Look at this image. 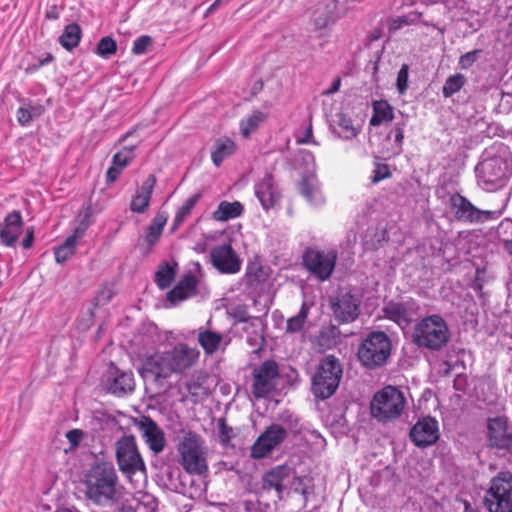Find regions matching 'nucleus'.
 Segmentation results:
<instances>
[{
  "mask_svg": "<svg viewBox=\"0 0 512 512\" xmlns=\"http://www.w3.org/2000/svg\"><path fill=\"white\" fill-rule=\"evenodd\" d=\"M83 484L86 498L95 505L108 507L122 499L124 488L112 462L95 461L85 472Z\"/></svg>",
  "mask_w": 512,
  "mask_h": 512,
  "instance_id": "1",
  "label": "nucleus"
},
{
  "mask_svg": "<svg viewBox=\"0 0 512 512\" xmlns=\"http://www.w3.org/2000/svg\"><path fill=\"white\" fill-rule=\"evenodd\" d=\"M200 352L185 343L176 344L171 350L157 352L145 358L140 373L154 380L166 379L173 373L182 374L199 360Z\"/></svg>",
  "mask_w": 512,
  "mask_h": 512,
  "instance_id": "2",
  "label": "nucleus"
},
{
  "mask_svg": "<svg viewBox=\"0 0 512 512\" xmlns=\"http://www.w3.org/2000/svg\"><path fill=\"white\" fill-rule=\"evenodd\" d=\"M478 183L487 191L504 187L512 176V157L507 148L493 157L484 159L476 166Z\"/></svg>",
  "mask_w": 512,
  "mask_h": 512,
  "instance_id": "3",
  "label": "nucleus"
},
{
  "mask_svg": "<svg viewBox=\"0 0 512 512\" xmlns=\"http://www.w3.org/2000/svg\"><path fill=\"white\" fill-rule=\"evenodd\" d=\"M450 331L444 318L438 314L424 317L416 323L412 341L419 348L438 351L448 343Z\"/></svg>",
  "mask_w": 512,
  "mask_h": 512,
  "instance_id": "4",
  "label": "nucleus"
},
{
  "mask_svg": "<svg viewBox=\"0 0 512 512\" xmlns=\"http://www.w3.org/2000/svg\"><path fill=\"white\" fill-rule=\"evenodd\" d=\"M176 449L178 462L187 473L201 475L207 472V451L200 435L188 431L181 437Z\"/></svg>",
  "mask_w": 512,
  "mask_h": 512,
  "instance_id": "5",
  "label": "nucleus"
},
{
  "mask_svg": "<svg viewBox=\"0 0 512 512\" xmlns=\"http://www.w3.org/2000/svg\"><path fill=\"white\" fill-rule=\"evenodd\" d=\"M343 370L338 358L333 355L325 356L317 366L312 377L311 391L318 399H328L337 390Z\"/></svg>",
  "mask_w": 512,
  "mask_h": 512,
  "instance_id": "6",
  "label": "nucleus"
},
{
  "mask_svg": "<svg viewBox=\"0 0 512 512\" xmlns=\"http://www.w3.org/2000/svg\"><path fill=\"white\" fill-rule=\"evenodd\" d=\"M405 404L403 393L388 385L374 394L370 403L371 415L379 422L387 423L401 416Z\"/></svg>",
  "mask_w": 512,
  "mask_h": 512,
  "instance_id": "7",
  "label": "nucleus"
},
{
  "mask_svg": "<svg viewBox=\"0 0 512 512\" xmlns=\"http://www.w3.org/2000/svg\"><path fill=\"white\" fill-rule=\"evenodd\" d=\"M391 348V340L386 333L373 331L359 345L357 356L361 365L375 369L387 362Z\"/></svg>",
  "mask_w": 512,
  "mask_h": 512,
  "instance_id": "8",
  "label": "nucleus"
},
{
  "mask_svg": "<svg viewBox=\"0 0 512 512\" xmlns=\"http://www.w3.org/2000/svg\"><path fill=\"white\" fill-rule=\"evenodd\" d=\"M483 503L488 512H512L511 472H500L490 480Z\"/></svg>",
  "mask_w": 512,
  "mask_h": 512,
  "instance_id": "9",
  "label": "nucleus"
},
{
  "mask_svg": "<svg viewBox=\"0 0 512 512\" xmlns=\"http://www.w3.org/2000/svg\"><path fill=\"white\" fill-rule=\"evenodd\" d=\"M115 457L119 470L128 479L137 473L146 474V465L133 435H123L116 440Z\"/></svg>",
  "mask_w": 512,
  "mask_h": 512,
  "instance_id": "10",
  "label": "nucleus"
},
{
  "mask_svg": "<svg viewBox=\"0 0 512 512\" xmlns=\"http://www.w3.org/2000/svg\"><path fill=\"white\" fill-rule=\"evenodd\" d=\"M337 257V251L333 249L324 251L307 248L303 254V265L318 280L326 281L334 272Z\"/></svg>",
  "mask_w": 512,
  "mask_h": 512,
  "instance_id": "11",
  "label": "nucleus"
},
{
  "mask_svg": "<svg viewBox=\"0 0 512 512\" xmlns=\"http://www.w3.org/2000/svg\"><path fill=\"white\" fill-rule=\"evenodd\" d=\"M279 377L278 365L274 360H266L253 371L252 393L255 398H265L276 389Z\"/></svg>",
  "mask_w": 512,
  "mask_h": 512,
  "instance_id": "12",
  "label": "nucleus"
},
{
  "mask_svg": "<svg viewBox=\"0 0 512 512\" xmlns=\"http://www.w3.org/2000/svg\"><path fill=\"white\" fill-rule=\"evenodd\" d=\"M288 436L286 428L279 424H271L256 439L251 447V457L262 459L267 457L275 448L285 441Z\"/></svg>",
  "mask_w": 512,
  "mask_h": 512,
  "instance_id": "13",
  "label": "nucleus"
},
{
  "mask_svg": "<svg viewBox=\"0 0 512 512\" xmlns=\"http://www.w3.org/2000/svg\"><path fill=\"white\" fill-rule=\"evenodd\" d=\"M419 304L416 300L409 298L405 301H389L383 307L385 318L395 322L399 327H408L419 315Z\"/></svg>",
  "mask_w": 512,
  "mask_h": 512,
  "instance_id": "14",
  "label": "nucleus"
},
{
  "mask_svg": "<svg viewBox=\"0 0 512 512\" xmlns=\"http://www.w3.org/2000/svg\"><path fill=\"white\" fill-rule=\"evenodd\" d=\"M213 267L222 274H235L241 269V259L230 244H222L211 249Z\"/></svg>",
  "mask_w": 512,
  "mask_h": 512,
  "instance_id": "15",
  "label": "nucleus"
},
{
  "mask_svg": "<svg viewBox=\"0 0 512 512\" xmlns=\"http://www.w3.org/2000/svg\"><path fill=\"white\" fill-rule=\"evenodd\" d=\"M360 299L349 291H341L331 303L335 318L341 323L353 322L359 315Z\"/></svg>",
  "mask_w": 512,
  "mask_h": 512,
  "instance_id": "16",
  "label": "nucleus"
},
{
  "mask_svg": "<svg viewBox=\"0 0 512 512\" xmlns=\"http://www.w3.org/2000/svg\"><path fill=\"white\" fill-rule=\"evenodd\" d=\"M489 446L498 450L510 451L512 449V429L508 426L505 417H495L488 421Z\"/></svg>",
  "mask_w": 512,
  "mask_h": 512,
  "instance_id": "17",
  "label": "nucleus"
},
{
  "mask_svg": "<svg viewBox=\"0 0 512 512\" xmlns=\"http://www.w3.org/2000/svg\"><path fill=\"white\" fill-rule=\"evenodd\" d=\"M450 207L454 217L465 223H479L486 219V212L474 206L459 193L450 196Z\"/></svg>",
  "mask_w": 512,
  "mask_h": 512,
  "instance_id": "18",
  "label": "nucleus"
},
{
  "mask_svg": "<svg viewBox=\"0 0 512 512\" xmlns=\"http://www.w3.org/2000/svg\"><path fill=\"white\" fill-rule=\"evenodd\" d=\"M409 436L418 447H427L434 444L439 438L437 420L430 416L418 420L411 428Z\"/></svg>",
  "mask_w": 512,
  "mask_h": 512,
  "instance_id": "19",
  "label": "nucleus"
},
{
  "mask_svg": "<svg viewBox=\"0 0 512 512\" xmlns=\"http://www.w3.org/2000/svg\"><path fill=\"white\" fill-rule=\"evenodd\" d=\"M254 194L265 211H269L279 203L281 193L272 173H265L262 178L255 182Z\"/></svg>",
  "mask_w": 512,
  "mask_h": 512,
  "instance_id": "20",
  "label": "nucleus"
},
{
  "mask_svg": "<svg viewBox=\"0 0 512 512\" xmlns=\"http://www.w3.org/2000/svg\"><path fill=\"white\" fill-rule=\"evenodd\" d=\"M136 426L140 430L142 437L154 454L161 453L166 445V438L163 430L149 416H142Z\"/></svg>",
  "mask_w": 512,
  "mask_h": 512,
  "instance_id": "21",
  "label": "nucleus"
},
{
  "mask_svg": "<svg viewBox=\"0 0 512 512\" xmlns=\"http://www.w3.org/2000/svg\"><path fill=\"white\" fill-rule=\"evenodd\" d=\"M89 216L90 208L88 207L84 219L74 229L73 233L67 237L63 244L55 248L54 254L57 263L63 264L74 255L78 240L85 235V232L89 226Z\"/></svg>",
  "mask_w": 512,
  "mask_h": 512,
  "instance_id": "22",
  "label": "nucleus"
},
{
  "mask_svg": "<svg viewBox=\"0 0 512 512\" xmlns=\"http://www.w3.org/2000/svg\"><path fill=\"white\" fill-rule=\"evenodd\" d=\"M22 214L18 210L8 213L0 228V241L7 247H14L23 229Z\"/></svg>",
  "mask_w": 512,
  "mask_h": 512,
  "instance_id": "23",
  "label": "nucleus"
},
{
  "mask_svg": "<svg viewBox=\"0 0 512 512\" xmlns=\"http://www.w3.org/2000/svg\"><path fill=\"white\" fill-rule=\"evenodd\" d=\"M338 18L337 0H323L319 2L312 15V21L316 29L326 28L329 24L335 23Z\"/></svg>",
  "mask_w": 512,
  "mask_h": 512,
  "instance_id": "24",
  "label": "nucleus"
},
{
  "mask_svg": "<svg viewBox=\"0 0 512 512\" xmlns=\"http://www.w3.org/2000/svg\"><path fill=\"white\" fill-rule=\"evenodd\" d=\"M155 184L156 177L153 174L148 175L131 200L130 209L132 212L144 213L147 210Z\"/></svg>",
  "mask_w": 512,
  "mask_h": 512,
  "instance_id": "25",
  "label": "nucleus"
},
{
  "mask_svg": "<svg viewBox=\"0 0 512 512\" xmlns=\"http://www.w3.org/2000/svg\"><path fill=\"white\" fill-rule=\"evenodd\" d=\"M113 370V375L108 383V391L116 396L131 393L135 388L133 373L130 371H120L116 367H113Z\"/></svg>",
  "mask_w": 512,
  "mask_h": 512,
  "instance_id": "26",
  "label": "nucleus"
},
{
  "mask_svg": "<svg viewBox=\"0 0 512 512\" xmlns=\"http://www.w3.org/2000/svg\"><path fill=\"white\" fill-rule=\"evenodd\" d=\"M301 195L312 206L318 207L325 203L320 183L314 174L304 176L299 185Z\"/></svg>",
  "mask_w": 512,
  "mask_h": 512,
  "instance_id": "27",
  "label": "nucleus"
},
{
  "mask_svg": "<svg viewBox=\"0 0 512 512\" xmlns=\"http://www.w3.org/2000/svg\"><path fill=\"white\" fill-rule=\"evenodd\" d=\"M290 469L287 466L279 465L264 474L262 478V487L277 491L279 498L284 488V481L289 477Z\"/></svg>",
  "mask_w": 512,
  "mask_h": 512,
  "instance_id": "28",
  "label": "nucleus"
},
{
  "mask_svg": "<svg viewBox=\"0 0 512 512\" xmlns=\"http://www.w3.org/2000/svg\"><path fill=\"white\" fill-rule=\"evenodd\" d=\"M197 341L206 355H213L223 343V335L206 327L197 330Z\"/></svg>",
  "mask_w": 512,
  "mask_h": 512,
  "instance_id": "29",
  "label": "nucleus"
},
{
  "mask_svg": "<svg viewBox=\"0 0 512 512\" xmlns=\"http://www.w3.org/2000/svg\"><path fill=\"white\" fill-rule=\"evenodd\" d=\"M243 211L244 207L239 201H221L217 209L212 213V218L215 221L226 222L240 217L243 214Z\"/></svg>",
  "mask_w": 512,
  "mask_h": 512,
  "instance_id": "30",
  "label": "nucleus"
},
{
  "mask_svg": "<svg viewBox=\"0 0 512 512\" xmlns=\"http://www.w3.org/2000/svg\"><path fill=\"white\" fill-rule=\"evenodd\" d=\"M373 115L369 124L377 127L383 123L390 122L394 118L392 105L386 100H375L372 103Z\"/></svg>",
  "mask_w": 512,
  "mask_h": 512,
  "instance_id": "31",
  "label": "nucleus"
},
{
  "mask_svg": "<svg viewBox=\"0 0 512 512\" xmlns=\"http://www.w3.org/2000/svg\"><path fill=\"white\" fill-rule=\"evenodd\" d=\"M236 150V144L230 138H220L215 142V149L211 153V159L216 167H219L224 159L231 156Z\"/></svg>",
  "mask_w": 512,
  "mask_h": 512,
  "instance_id": "32",
  "label": "nucleus"
},
{
  "mask_svg": "<svg viewBox=\"0 0 512 512\" xmlns=\"http://www.w3.org/2000/svg\"><path fill=\"white\" fill-rule=\"evenodd\" d=\"M336 118L337 129H334V133L337 134L339 138L351 140L360 133V127L354 126L353 120L344 113H338Z\"/></svg>",
  "mask_w": 512,
  "mask_h": 512,
  "instance_id": "33",
  "label": "nucleus"
},
{
  "mask_svg": "<svg viewBox=\"0 0 512 512\" xmlns=\"http://www.w3.org/2000/svg\"><path fill=\"white\" fill-rule=\"evenodd\" d=\"M166 222L167 215L165 213L156 214V216L151 221L145 235V241L147 242L149 249H151L158 242Z\"/></svg>",
  "mask_w": 512,
  "mask_h": 512,
  "instance_id": "34",
  "label": "nucleus"
},
{
  "mask_svg": "<svg viewBox=\"0 0 512 512\" xmlns=\"http://www.w3.org/2000/svg\"><path fill=\"white\" fill-rule=\"evenodd\" d=\"M422 13L411 11L405 15L390 17L387 19V28L390 33H395L404 26L415 25L420 22Z\"/></svg>",
  "mask_w": 512,
  "mask_h": 512,
  "instance_id": "35",
  "label": "nucleus"
},
{
  "mask_svg": "<svg viewBox=\"0 0 512 512\" xmlns=\"http://www.w3.org/2000/svg\"><path fill=\"white\" fill-rule=\"evenodd\" d=\"M81 35V28L77 23L68 24L65 26L63 33L59 37V43L66 50L71 51L79 45Z\"/></svg>",
  "mask_w": 512,
  "mask_h": 512,
  "instance_id": "36",
  "label": "nucleus"
},
{
  "mask_svg": "<svg viewBox=\"0 0 512 512\" xmlns=\"http://www.w3.org/2000/svg\"><path fill=\"white\" fill-rule=\"evenodd\" d=\"M265 113L256 110L240 121V131L243 137L248 138L266 120Z\"/></svg>",
  "mask_w": 512,
  "mask_h": 512,
  "instance_id": "37",
  "label": "nucleus"
},
{
  "mask_svg": "<svg viewBox=\"0 0 512 512\" xmlns=\"http://www.w3.org/2000/svg\"><path fill=\"white\" fill-rule=\"evenodd\" d=\"M200 198H201V194L196 193V194L188 197L183 202L181 207H179V209L175 213L173 224H172L173 230L178 228L191 215L192 210L194 209V207L196 206V204L198 203Z\"/></svg>",
  "mask_w": 512,
  "mask_h": 512,
  "instance_id": "38",
  "label": "nucleus"
},
{
  "mask_svg": "<svg viewBox=\"0 0 512 512\" xmlns=\"http://www.w3.org/2000/svg\"><path fill=\"white\" fill-rule=\"evenodd\" d=\"M241 322H244L246 325L244 330L248 332L252 329V336L247 337V342L251 347L261 346L263 341L262 334L257 330V328L261 325V320L258 317H245L240 319Z\"/></svg>",
  "mask_w": 512,
  "mask_h": 512,
  "instance_id": "39",
  "label": "nucleus"
},
{
  "mask_svg": "<svg viewBox=\"0 0 512 512\" xmlns=\"http://www.w3.org/2000/svg\"><path fill=\"white\" fill-rule=\"evenodd\" d=\"M309 307L305 302H303L299 312L297 315L289 318L286 324V332L287 333H296L303 329L304 324L308 318Z\"/></svg>",
  "mask_w": 512,
  "mask_h": 512,
  "instance_id": "40",
  "label": "nucleus"
},
{
  "mask_svg": "<svg viewBox=\"0 0 512 512\" xmlns=\"http://www.w3.org/2000/svg\"><path fill=\"white\" fill-rule=\"evenodd\" d=\"M465 83L466 78L460 73L449 76L442 87L443 96L445 98L451 97L455 93L459 92Z\"/></svg>",
  "mask_w": 512,
  "mask_h": 512,
  "instance_id": "41",
  "label": "nucleus"
},
{
  "mask_svg": "<svg viewBox=\"0 0 512 512\" xmlns=\"http://www.w3.org/2000/svg\"><path fill=\"white\" fill-rule=\"evenodd\" d=\"M176 271L174 267L165 263L161 268L156 272L155 280L157 285L161 289L168 288L175 278Z\"/></svg>",
  "mask_w": 512,
  "mask_h": 512,
  "instance_id": "42",
  "label": "nucleus"
},
{
  "mask_svg": "<svg viewBox=\"0 0 512 512\" xmlns=\"http://www.w3.org/2000/svg\"><path fill=\"white\" fill-rule=\"evenodd\" d=\"M117 44L112 37L106 36L100 39L96 47V53L104 58L116 53Z\"/></svg>",
  "mask_w": 512,
  "mask_h": 512,
  "instance_id": "43",
  "label": "nucleus"
},
{
  "mask_svg": "<svg viewBox=\"0 0 512 512\" xmlns=\"http://www.w3.org/2000/svg\"><path fill=\"white\" fill-rule=\"evenodd\" d=\"M481 52L482 51L480 49H476L461 55L458 62L460 69L467 70L471 68L473 64L479 59Z\"/></svg>",
  "mask_w": 512,
  "mask_h": 512,
  "instance_id": "44",
  "label": "nucleus"
},
{
  "mask_svg": "<svg viewBox=\"0 0 512 512\" xmlns=\"http://www.w3.org/2000/svg\"><path fill=\"white\" fill-rule=\"evenodd\" d=\"M152 45V38L148 35H142L134 40L132 52L135 55L144 54L148 47Z\"/></svg>",
  "mask_w": 512,
  "mask_h": 512,
  "instance_id": "45",
  "label": "nucleus"
},
{
  "mask_svg": "<svg viewBox=\"0 0 512 512\" xmlns=\"http://www.w3.org/2000/svg\"><path fill=\"white\" fill-rule=\"evenodd\" d=\"M409 66L403 64L397 74L396 86L400 94H403L408 88Z\"/></svg>",
  "mask_w": 512,
  "mask_h": 512,
  "instance_id": "46",
  "label": "nucleus"
},
{
  "mask_svg": "<svg viewBox=\"0 0 512 512\" xmlns=\"http://www.w3.org/2000/svg\"><path fill=\"white\" fill-rule=\"evenodd\" d=\"M193 294L188 293L184 290V288L177 284L169 293H168V300L172 302L173 304H176L180 301H183Z\"/></svg>",
  "mask_w": 512,
  "mask_h": 512,
  "instance_id": "47",
  "label": "nucleus"
},
{
  "mask_svg": "<svg viewBox=\"0 0 512 512\" xmlns=\"http://www.w3.org/2000/svg\"><path fill=\"white\" fill-rule=\"evenodd\" d=\"M391 176L390 169L386 164H378L373 171V176L371 178L372 183L376 184L386 178Z\"/></svg>",
  "mask_w": 512,
  "mask_h": 512,
  "instance_id": "48",
  "label": "nucleus"
},
{
  "mask_svg": "<svg viewBox=\"0 0 512 512\" xmlns=\"http://www.w3.org/2000/svg\"><path fill=\"white\" fill-rule=\"evenodd\" d=\"M219 439L222 444H228L232 438L233 430L227 426L224 419L218 420Z\"/></svg>",
  "mask_w": 512,
  "mask_h": 512,
  "instance_id": "49",
  "label": "nucleus"
},
{
  "mask_svg": "<svg viewBox=\"0 0 512 512\" xmlns=\"http://www.w3.org/2000/svg\"><path fill=\"white\" fill-rule=\"evenodd\" d=\"M178 284L181 285L184 288V290L187 291L188 293H191L193 295L196 293L197 278L194 275H185Z\"/></svg>",
  "mask_w": 512,
  "mask_h": 512,
  "instance_id": "50",
  "label": "nucleus"
},
{
  "mask_svg": "<svg viewBox=\"0 0 512 512\" xmlns=\"http://www.w3.org/2000/svg\"><path fill=\"white\" fill-rule=\"evenodd\" d=\"M185 387L188 393L193 397H198L203 390L200 378L190 379L189 381L186 382Z\"/></svg>",
  "mask_w": 512,
  "mask_h": 512,
  "instance_id": "51",
  "label": "nucleus"
},
{
  "mask_svg": "<svg viewBox=\"0 0 512 512\" xmlns=\"http://www.w3.org/2000/svg\"><path fill=\"white\" fill-rule=\"evenodd\" d=\"M53 60V56L51 54H47L43 59H39L36 62L29 63L25 68V72L27 74H32L40 69L42 66L49 64Z\"/></svg>",
  "mask_w": 512,
  "mask_h": 512,
  "instance_id": "52",
  "label": "nucleus"
},
{
  "mask_svg": "<svg viewBox=\"0 0 512 512\" xmlns=\"http://www.w3.org/2000/svg\"><path fill=\"white\" fill-rule=\"evenodd\" d=\"M17 120L21 126H28L31 123V121L33 120V117L29 113L27 107L21 106L18 108Z\"/></svg>",
  "mask_w": 512,
  "mask_h": 512,
  "instance_id": "53",
  "label": "nucleus"
},
{
  "mask_svg": "<svg viewBox=\"0 0 512 512\" xmlns=\"http://www.w3.org/2000/svg\"><path fill=\"white\" fill-rule=\"evenodd\" d=\"M297 143H299V144H316V141L313 138V130H312L311 121H309V124L306 127L303 136L297 138Z\"/></svg>",
  "mask_w": 512,
  "mask_h": 512,
  "instance_id": "54",
  "label": "nucleus"
},
{
  "mask_svg": "<svg viewBox=\"0 0 512 512\" xmlns=\"http://www.w3.org/2000/svg\"><path fill=\"white\" fill-rule=\"evenodd\" d=\"M394 136V141L398 146L399 151L402 150V143L404 139V129L401 125L396 124L394 129L390 132L389 136Z\"/></svg>",
  "mask_w": 512,
  "mask_h": 512,
  "instance_id": "55",
  "label": "nucleus"
},
{
  "mask_svg": "<svg viewBox=\"0 0 512 512\" xmlns=\"http://www.w3.org/2000/svg\"><path fill=\"white\" fill-rule=\"evenodd\" d=\"M83 435H84V433L82 430L72 429L66 433V438L70 442L71 445L77 446L80 443Z\"/></svg>",
  "mask_w": 512,
  "mask_h": 512,
  "instance_id": "56",
  "label": "nucleus"
},
{
  "mask_svg": "<svg viewBox=\"0 0 512 512\" xmlns=\"http://www.w3.org/2000/svg\"><path fill=\"white\" fill-rule=\"evenodd\" d=\"M122 171L123 170L121 168H119L118 166H116L112 163V165L108 168V170L106 172V181L108 183H112V182L116 181Z\"/></svg>",
  "mask_w": 512,
  "mask_h": 512,
  "instance_id": "57",
  "label": "nucleus"
},
{
  "mask_svg": "<svg viewBox=\"0 0 512 512\" xmlns=\"http://www.w3.org/2000/svg\"><path fill=\"white\" fill-rule=\"evenodd\" d=\"M33 241H34V228L33 227H28L26 229L25 238L22 241L23 248L24 249H29L32 246Z\"/></svg>",
  "mask_w": 512,
  "mask_h": 512,
  "instance_id": "58",
  "label": "nucleus"
},
{
  "mask_svg": "<svg viewBox=\"0 0 512 512\" xmlns=\"http://www.w3.org/2000/svg\"><path fill=\"white\" fill-rule=\"evenodd\" d=\"M112 163L123 170L126 166L129 165L130 162L126 157H123L122 154L116 153L112 157Z\"/></svg>",
  "mask_w": 512,
  "mask_h": 512,
  "instance_id": "59",
  "label": "nucleus"
},
{
  "mask_svg": "<svg viewBox=\"0 0 512 512\" xmlns=\"http://www.w3.org/2000/svg\"><path fill=\"white\" fill-rule=\"evenodd\" d=\"M27 108L33 119L40 117L44 113V107L42 105L29 104Z\"/></svg>",
  "mask_w": 512,
  "mask_h": 512,
  "instance_id": "60",
  "label": "nucleus"
},
{
  "mask_svg": "<svg viewBox=\"0 0 512 512\" xmlns=\"http://www.w3.org/2000/svg\"><path fill=\"white\" fill-rule=\"evenodd\" d=\"M340 86H341V80H340V78H336L333 81L331 87L328 90L324 91L323 94H325V95L334 94L339 91Z\"/></svg>",
  "mask_w": 512,
  "mask_h": 512,
  "instance_id": "61",
  "label": "nucleus"
},
{
  "mask_svg": "<svg viewBox=\"0 0 512 512\" xmlns=\"http://www.w3.org/2000/svg\"><path fill=\"white\" fill-rule=\"evenodd\" d=\"M115 505L117 506L116 512H135L131 506L126 505L121 500Z\"/></svg>",
  "mask_w": 512,
  "mask_h": 512,
  "instance_id": "62",
  "label": "nucleus"
},
{
  "mask_svg": "<svg viewBox=\"0 0 512 512\" xmlns=\"http://www.w3.org/2000/svg\"><path fill=\"white\" fill-rule=\"evenodd\" d=\"M141 140L139 138L136 139V141L132 144L125 145L122 150L126 152H135V149L139 146Z\"/></svg>",
  "mask_w": 512,
  "mask_h": 512,
  "instance_id": "63",
  "label": "nucleus"
},
{
  "mask_svg": "<svg viewBox=\"0 0 512 512\" xmlns=\"http://www.w3.org/2000/svg\"><path fill=\"white\" fill-rule=\"evenodd\" d=\"M504 248L507 253L512 256V238L504 241Z\"/></svg>",
  "mask_w": 512,
  "mask_h": 512,
  "instance_id": "64",
  "label": "nucleus"
}]
</instances>
